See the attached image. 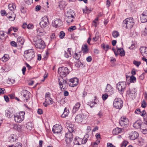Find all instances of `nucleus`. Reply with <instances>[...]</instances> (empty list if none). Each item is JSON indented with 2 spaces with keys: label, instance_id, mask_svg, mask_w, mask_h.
<instances>
[{
  "label": "nucleus",
  "instance_id": "nucleus-25",
  "mask_svg": "<svg viewBox=\"0 0 147 147\" xmlns=\"http://www.w3.org/2000/svg\"><path fill=\"white\" fill-rule=\"evenodd\" d=\"M123 130V129L119 127H117L113 130V134L114 135H117L121 133L122 131Z\"/></svg>",
  "mask_w": 147,
  "mask_h": 147
},
{
  "label": "nucleus",
  "instance_id": "nucleus-32",
  "mask_svg": "<svg viewBox=\"0 0 147 147\" xmlns=\"http://www.w3.org/2000/svg\"><path fill=\"white\" fill-rule=\"evenodd\" d=\"M8 7L9 9L11 11H13L15 9L16 6L15 4L13 3L9 4L8 5Z\"/></svg>",
  "mask_w": 147,
  "mask_h": 147
},
{
  "label": "nucleus",
  "instance_id": "nucleus-47",
  "mask_svg": "<svg viewBox=\"0 0 147 147\" xmlns=\"http://www.w3.org/2000/svg\"><path fill=\"white\" fill-rule=\"evenodd\" d=\"M13 128L15 129L18 131H20V129L19 127L17 125L14 124L13 125Z\"/></svg>",
  "mask_w": 147,
  "mask_h": 147
},
{
  "label": "nucleus",
  "instance_id": "nucleus-4",
  "mask_svg": "<svg viewBox=\"0 0 147 147\" xmlns=\"http://www.w3.org/2000/svg\"><path fill=\"white\" fill-rule=\"evenodd\" d=\"M35 53L32 49L28 50L24 52V56L27 60H31L34 57Z\"/></svg>",
  "mask_w": 147,
  "mask_h": 147
},
{
  "label": "nucleus",
  "instance_id": "nucleus-60",
  "mask_svg": "<svg viewBox=\"0 0 147 147\" xmlns=\"http://www.w3.org/2000/svg\"><path fill=\"white\" fill-rule=\"evenodd\" d=\"M67 18V19L66 20V21L68 24L70 23V22H72L73 21V20L72 19H71L72 18H71L70 19Z\"/></svg>",
  "mask_w": 147,
  "mask_h": 147
},
{
  "label": "nucleus",
  "instance_id": "nucleus-11",
  "mask_svg": "<svg viewBox=\"0 0 147 147\" xmlns=\"http://www.w3.org/2000/svg\"><path fill=\"white\" fill-rule=\"evenodd\" d=\"M79 82V79L76 78H75L69 80L68 84L69 86L74 87L78 84Z\"/></svg>",
  "mask_w": 147,
  "mask_h": 147
},
{
  "label": "nucleus",
  "instance_id": "nucleus-59",
  "mask_svg": "<svg viewBox=\"0 0 147 147\" xmlns=\"http://www.w3.org/2000/svg\"><path fill=\"white\" fill-rule=\"evenodd\" d=\"M5 90V89L4 88H0V95L3 94L4 93V91Z\"/></svg>",
  "mask_w": 147,
  "mask_h": 147
},
{
  "label": "nucleus",
  "instance_id": "nucleus-30",
  "mask_svg": "<svg viewBox=\"0 0 147 147\" xmlns=\"http://www.w3.org/2000/svg\"><path fill=\"white\" fill-rule=\"evenodd\" d=\"M9 138L11 142H14L18 139L17 136L14 134L11 135Z\"/></svg>",
  "mask_w": 147,
  "mask_h": 147
},
{
  "label": "nucleus",
  "instance_id": "nucleus-12",
  "mask_svg": "<svg viewBox=\"0 0 147 147\" xmlns=\"http://www.w3.org/2000/svg\"><path fill=\"white\" fill-rule=\"evenodd\" d=\"M62 130V126L60 125L56 124L53 126L52 131L54 134L60 133Z\"/></svg>",
  "mask_w": 147,
  "mask_h": 147
},
{
  "label": "nucleus",
  "instance_id": "nucleus-24",
  "mask_svg": "<svg viewBox=\"0 0 147 147\" xmlns=\"http://www.w3.org/2000/svg\"><path fill=\"white\" fill-rule=\"evenodd\" d=\"M106 91L107 92L110 93L111 94L113 93V88L110 84H107L106 89Z\"/></svg>",
  "mask_w": 147,
  "mask_h": 147
},
{
  "label": "nucleus",
  "instance_id": "nucleus-56",
  "mask_svg": "<svg viewBox=\"0 0 147 147\" xmlns=\"http://www.w3.org/2000/svg\"><path fill=\"white\" fill-rule=\"evenodd\" d=\"M69 71L67 67H65V75H67L69 74Z\"/></svg>",
  "mask_w": 147,
  "mask_h": 147
},
{
  "label": "nucleus",
  "instance_id": "nucleus-15",
  "mask_svg": "<svg viewBox=\"0 0 147 147\" xmlns=\"http://www.w3.org/2000/svg\"><path fill=\"white\" fill-rule=\"evenodd\" d=\"M66 127L68 131L73 132L74 131V126L70 121H67L66 124Z\"/></svg>",
  "mask_w": 147,
  "mask_h": 147
},
{
  "label": "nucleus",
  "instance_id": "nucleus-53",
  "mask_svg": "<svg viewBox=\"0 0 147 147\" xmlns=\"http://www.w3.org/2000/svg\"><path fill=\"white\" fill-rule=\"evenodd\" d=\"M108 97V95L107 94H103L102 95V98L104 100H105L107 99Z\"/></svg>",
  "mask_w": 147,
  "mask_h": 147
},
{
  "label": "nucleus",
  "instance_id": "nucleus-17",
  "mask_svg": "<svg viewBox=\"0 0 147 147\" xmlns=\"http://www.w3.org/2000/svg\"><path fill=\"white\" fill-rule=\"evenodd\" d=\"M139 134L136 131H132L129 134V138L130 139L134 140L137 139L138 137Z\"/></svg>",
  "mask_w": 147,
  "mask_h": 147
},
{
  "label": "nucleus",
  "instance_id": "nucleus-5",
  "mask_svg": "<svg viewBox=\"0 0 147 147\" xmlns=\"http://www.w3.org/2000/svg\"><path fill=\"white\" fill-rule=\"evenodd\" d=\"M126 86L127 85L125 82H121L117 84L116 88L120 93L122 94L123 93Z\"/></svg>",
  "mask_w": 147,
  "mask_h": 147
},
{
  "label": "nucleus",
  "instance_id": "nucleus-58",
  "mask_svg": "<svg viewBox=\"0 0 147 147\" xmlns=\"http://www.w3.org/2000/svg\"><path fill=\"white\" fill-rule=\"evenodd\" d=\"M4 97L5 100L7 102H8L9 101V98L7 96L5 95L4 96Z\"/></svg>",
  "mask_w": 147,
  "mask_h": 147
},
{
  "label": "nucleus",
  "instance_id": "nucleus-45",
  "mask_svg": "<svg viewBox=\"0 0 147 147\" xmlns=\"http://www.w3.org/2000/svg\"><path fill=\"white\" fill-rule=\"evenodd\" d=\"M136 77L133 75H132L131 76L130 79V82L131 83L134 82V81H136Z\"/></svg>",
  "mask_w": 147,
  "mask_h": 147
},
{
  "label": "nucleus",
  "instance_id": "nucleus-6",
  "mask_svg": "<svg viewBox=\"0 0 147 147\" xmlns=\"http://www.w3.org/2000/svg\"><path fill=\"white\" fill-rule=\"evenodd\" d=\"M123 101L119 98H116L114 100L113 105L116 109H120L123 106Z\"/></svg>",
  "mask_w": 147,
  "mask_h": 147
},
{
  "label": "nucleus",
  "instance_id": "nucleus-57",
  "mask_svg": "<svg viewBox=\"0 0 147 147\" xmlns=\"http://www.w3.org/2000/svg\"><path fill=\"white\" fill-rule=\"evenodd\" d=\"M41 8V6L40 5H37L35 8L36 11H39Z\"/></svg>",
  "mask_w": 147,
  "mask_h": 147
},
{
  "label": "nucleus",
  "instance_id": "nucleus-54",
  "mask_svg": "<svg viewBox=\"0 0 147 147\" xmlns=\"http://www.w3.org/2000/svg\"><path fill=\"white\" fill-rule=\"evenodd\" d=\"M147 28H145V30L144 31H143L142 32V35L144 36H146L147 34Z\"/></svg>",
  "mask_w": 147,
  "mask_h": 147
},
{
  "label": "nucleus",
  "instance_id": "nucleus-10",
  "mask_svg": "<svg viewBox=\"0 0 147 147\" xmlns=\"http://www.w3.org/2000/svg\"><path fill=\"white\" fill-rule=\"evenodd\" d=\"M48 18L47 17H44L40 23V25L42 28H45L49 24Z\"/></svg>",
  "mask_w": 147,
  "mask_h": 147
},
{
  "label": "nucleus",
  "instance_id": "nucleus-19",
  "mask_svg": "<svg viewBox=\"0 0 147 147\" xmlns=\"http://www.w3.org/2000/svg\"><path fill=\"white\" fill-rule=\"evenodd\" d=\"M141 53L144 57H147V47H142L140 49Z\"/></svg>",
  "mask_w": 147,
  "mask_h": 147
},
{
  "label": "nucleus",
  "instance_id": "nucleus-27",
  "mask_svg": "<svg viewBox=\"0 0 147 147\" xmlns=\"http://www.w3.org/2000/svg\"><path fill=\"white\" fill-rule=\"evenodd\" d=\"M13 115V111L9 110H7L5 111V115L9 118L12 117Z\"/></svg>",
  "mask_w": 147,
  "mask_h": 147
},
{
  "label": "nucleus",
  "instance_id": "nucleus-39",
  "mask_svg": "<svg viewBox=\"0 0 147 147\" xmlns=\"http://www.w3.org/2000/svg\"><path fill=\"white\" fill-rule=\"evenodd\" d=\"M32 127V124L30 122H28L26 125V127L27 129H30Z\"/></svg>",
  "mask_w": 147,
  "mask_h": 147
},
{
  "label": "nucleus",
  "instance_id": "nucleus-34",
  "mask_svg": "<svg viewBox=\"0 0 147 147\" xmlns=\"http://www.w3.org/2000/svg\"><path fill=\"white\" fill-rule=\"evenodd\" d=\"M102 48L106 51H107L108 49L111 48H109V46L108 45H105V44L103 43L101 45Z\"/></svg>",
  "mask_w": 147,
  "mask_h": 147
},
{
  "label": "nucleus",
  "instance_id": "nucleus-37",
  "mask_svg": "<svg viewBox=\"0 0 147 147\" xmlns=\"http://www.w3.org/2000/svg\"><path fill=\"white\" fill-rule=\"evenodd\" d=\"M89 137V136L88 134H86L85 135L84 137L82 140H83L82 141V144H85L87 142L88 140L87 138Z\"/></svg>",
  "mask_w": 147,
  "mask_h": 147
},
{
  "label": "nucleus",
  "instance_id": "nucleus-33",
  "mask_svg": "<svg viewBox=\"0 0 147 147\" xmlns=\"http://www.w3.org/2000/svg\"><path fill=\"white\" fill-rule=\"evenodd\" d=\"M141 20L142 22H147V16L142 15L140 16Z\"/></svg>",
  "mask_w": 147,
  "mask_h": 147
},
{
  "label": "nucleus",
  "instance_id": "nucleus-2",
  "mask_svg": "<svg viewBox=\"0 0 147 147\" xmlns=\"http://www.w3.org/2000/svg\"><path fill=\"white\" fill-rule=\"evenodd\" d=\"M134 22L133 21L132 18H128L126 19L123 21V26L128 29H131L133 26Z\"/></svg>",
  "mask_w": 147,
  "mask_h": 147
},
{
  "label": "nucleus",
  "instance_id": "nucleus-46",
  "mask_svg": "<svg viewBox=\"0 0 147 147\" xmlns=\"http://www.w3.org/2000/svg\"><path fill=\"white\" fill-rule=\"evenodd\" d=\"M83 11L84 13H90V11L88 9V8L86 7L85 9H83Z\"/></svg>",
  "mask_w": 147,
  "mask_h": 147
},
{
  "label": "nucleus",
  "instance_id": "nucleus-14",
  "mask_svg": "<svg viewBox=\"0 0 147 147\" xmlns=\"http://www.w3.org/2000/svg\"><path fill=\"white\" fill-rule=\"evenodd\" d=\"M62 22L60 19H56L52 22V25L54 27L57 28L61 26Z\"/></svg>",
  "mask_w": 147,
  "mask_h": 147
},
{
  "label": "nucleus",
  "instance_id": "nucleus-38",
  "mask_svg": "<svg viewBox=\"0 0 147 147\" xmlns=\"http://www.w3.org/2000/svg\"><path fill=\"white\" fill-rule=\"evenodd\" d=\"M59 7L60 8L61 10H63L64 8V3L63 1H61L59 3Z\"/></svg>",
  "mask_w": 147,
  "mask_h": 147
},
{
  "label": "nucleus",
  "instance_id": "nucleus-23",
  "mask_svg": "<svg viewBox=\"0 0 147 147\" xmlns=\"http://www.w3.org/2000/svg\"><path fill=\"white\" fill-rule=\"evenodd\" d=\"M142 123L140 121H137L134 123L133 126L136 128L140 129Z\"/></svg>",
  "mask_w": 147,
  "mask_h": 147
},
{
  "label": "nucleus",
  "instance_id": "nucleus-51",
  "mask_svg": "<svg viewBox=\"0 0 147 147\" xmlns=\"http://www.w3.org/2000/svg\"><path fill=\"white\" fill-rule=\"evenodd\" d=\"M12 16H9L8 18L10 19V20L11 21H13L14 20L15 18V16L16 15L14 14H13V16L12 15Z\"/></svg>",
  "mask_w": 147,
  "mask_h": 147
},
{
  "label": "nucleus",
  "instance_id": "nucleus-36",
  "mask_svg": "<svg viewBox=\"0 0 147 147\" xmlns=\"http://www.w3.org/2000/svg\"><path fill=\"white\" fill-rule=\"evenodd\" d=\"M113 37L114 38L117 37L119 35V32L117 31H114L112 33Z\"/></svg>",
  "mask_w": 147,
  "mask_h": 147
},
{
  "label": "nucleus",
  "instance_id": "nucleus-63",
  "mask_svg": "<svg viewBox=\"0 0 147 147\" xmlns=\"http://www.w3.org/2000/svg\"><path fill=\"white\" fill-rule=\"evenodd\" d=\"M26 70V67L25 66L23 67L22 69V73L23 75H24L25 74V72Z\"/></svg>",
  "mask_w": 147,
  "mask_h": 147
},
{
  "label": "nucleus",
  "instance_id": "nucleus-40",
  "mask_svg": "<svg viewBox=\"0 0 147 147\" xmlns=\"http://www.w3.org/2000/svg\"><path fill=\"white\" fill-rule=\"evenodd\" d=\"M69 112V108L66 107L65 108V117L68 116Z\"/></svg>",
  "mask_w": 147,
  "mask_h": 147
},
{
  "label": "nucleus",
  "instance_id": "nucleus-41",
  "mask_svg": "<svg viewBox=\"0 0 147 147\" xmlns=\"http://www.w3.org/2000/svg\"><path fill=\"white\" fill-rule=\"evenodd\" d=\"M81 56V55L79 54H78L76 53H75L74 55V58L77 60H78Z\"/></svg>",
  "mask_w": 147,
  "mask_h": 147
},
{
  "label": "nucleus",
  "instance_id": "nucleus-20",
  "mask_svg": "<svg viewBox=\"0 0 147 147\" xmlns=\"http://www.w3.org/2000/svg\"><path fill=\"white\" fill-rule=\"evenodd\" d=\"M83 115H77L75 118L76 122L78 123H82L84 120L83 118Z\"/></svg>",
  "mask_w": 147,
  "mask_h": 147
},
{
  "label": "nucleus",
  "instance_id": "nucleus-3",
  "mask_svg": "<svg viewBox=\"0 0 147 147\" xmlns=\"http://www.w3.org/2000/svg\"><path fill=\"white\" fill-rule=\"evenodd\" d=\"M25 112L23 111L20 112L14 115V121L17 123H21L24 119Z\"/></svg>",
  "mask_w": 147,
  "mask_h": 147
},
{
  "label": "nucleus",
  "instance_id": "nucleus-48",
  "mask_svg": "<svg viewBox=\"0 0 147 147\" xmlns=\"http://www.w3.org/2000/svg\"><path fill=\"white\" fill-rule=\"evenodd\" d=\"M10 44L12 46L15 47H17V45H18L17 42L16 43L13 41H12L10 42Z\"/></svg>",
  "mask_w": 147,
  "mask_h": 147
},
{
  "label": "nucleus",
  "instance_id": "nucleus-62",
  "mask_svg": "<svg viewBox=\"0 0 147 147\" xmlns=\"http://www.w3.org/2000/svg\"><path fill=\"white\" fill-rule=\"evenodd\" d=\"M37 113L38 114L41 115L42 114L43 111L42 109H39L38 110Z\"/></svg>",
  "mask_w": 147,
  "mask_h": 147
},
{
  "label": "nucleus",
  "instance_id": "nucleus-49",
  "mask_svg": "<svg viewBox=\"0 0 147 147\" xmlns=\"http://www.w3.org/2000/svg\"><path fill=\"white\" fill-rule=\"evenodd\" d=\"M128 143V142L127 141L125 140L123 141L121 145V147H125Z\"/></svg>",
  "mask_w": 147,
  "mask_h": 147
},
{
  "label": "nucleus",
  "instance_id": "nucleus-13",
  "mask_svg": "<svg viewBox=\"0 0 147 147\" xmlns=\"http://www.w3.org/2000/svg\"><path fill=\"white\" fill-rule=\"evenodd\" d=\"M128 120L127 118L125 117H121L119 121V124L123 127H125L128 124Z\"/></svg>",
  "mask_w": 147,
  "mask_h": 147
},
{
  "label": "nucleus",
  "instance_id": "nucleus-55",
  "mask_svg": "<svg viewBox=\"0 0 147 147\" xmlns=\"http://www.w3.org/2000/svg\"><path fill=\"white\" fill-rule=\"evenodd\" d=\"M4 33L3 31H0V38L1 39L4 37Z\"/></svg>",
  "mask_w": 147,
  "mask_h": 147
},
{
  "label": "nucleus",
  "instance_id": "nucleus-50",
  "mask_svg": "<svg viewBox=\"0 0 147 147\" xmlns=\"http://www.w3.org/2000/svg\"><path fill=\"white\" fill-rule=\"evenodd\" d=\"M147 103L144 100H143L141 105V107L142 108H145L146 106Z\"/></svg>",
  "mask_w": 147,
  "mask_h": 147
},
{
  "label": "nucleus",
  "instance_id": "nucleus-18",
  "mask_svg": "<svg viewBox=\"0 0 147 147\" xmlns=\"http://www.w3.org/2000/svg\"><path fill=\"white\" fill-rule=\"evenodd\" d=\"M74 11L73 10L69 9L67 11L66 15V16L67 18L70 19L71 18H74V16L75 15Z\"/></svg>",
  "mask_w": 147,
  "mask_h": 147
},
{
  "label": "nucleus",
  "instance_id": "nucleus-52",
  "mask_svg": "<svg viewBox=\"0 0 147 147\" xmlns=\"http://www.w3.org/2000/svg\"><path fill=\"white\" fill-rule=\"evenodd\" d=\"M13 147H22V144L20 143H17L15 145H13Z\"/></svg>",
  "mask_w": 147,
  "mask_h": 147
},
{
  "label": "nucleus",
  "instance_id": "nucleus-1",
  "mask_svg": "<svg viewBox=\"0 0 147 147\" xmlns=\"http://www.w3.org/2000/svg\"><path fill=\"white\" fill-rule=\"evenodd\" d=\"M58 73L60 77L59 78V84L61 90L63 92V94L64 95V88H63V85L64 82V79L63 78L64 77V68L63 67H61L59 68L58 69Z\"/></svg>",
  "mask_w": 147,
  "mask_h": 147
},
{
  "label": "nucleus",
  "instance_id": "nucleus-64",
  "mask_svg": "<svg viewBox=\"0 0 147 147\" xmlns=\"http://www.w3.org/2000/svg\"><path fill=\"white\" fill-rule=\"evenodd\" d=\"M107 147H115V146H113V145L110 143H107Z\"/></svg>",
  "mask_w": 147,
  "mask_h": 147
},
{
  "label": "nucleus",
  "instance_id": "nucleus-44",
  "mask_svg": "<svg viewBox=\"0 0 147 147\" xmlns=\"http://www.w3.org/2000/svg\"><path fill=\"white\" fill-rule=\"evenodd\" d=\"M133 64L137 67H138L141 64V63L140 61H137L134 60L133 62Z\"/></svg>",
  "mask_w": 147,
  "mask_h": 147
},
{
  "label": "nucleus",
  "instance_id": "nucleus-9",
  "mask_svg": "<svg viewBox=\"0 0 147 147\" xmlns=\"http://www.w3.org/2000/svg\"><path fill=\"white\" fill-rule=\"evenodd\" d=\"M21 94L22 96L23 100L24 101L25 100L28 101L29 99L30 96L31 95L30 93L26 90H22L21 93Z\"/></svg>",
  "mask_w": 147,
  "mask_h": 147
},
{
  "label": "nucleus",
  "instance_id": "nucleus-8",
  "mask_svg": "<svg viewBox=\"0 0 147 147\" xmlns=\"http://www.w3.org/2000/svg\"><path fill=\"white\" fill-rule=\"evenodd\" d=\"M72 132L68 131L65 134V140L67 145V147H69L70 146V143L71 141L73 138V135Z\"/></svg>",
  "mask_w": 147,
  "mask_h": 147
},
{
  "label": "nucleus",
  "instance_id": "nucleus-42",
  "mask_svg": "<svg viewBox=\"0 0 147 147\" xmlns=\"http://www.w3.org/2000/svg\"><path fill=\"white\" fill-rule=\"evenodd\" d=\"M76 29V27L75 26H73L70 27L68 29V31L70 32H72L74 30Z\"/></svg>",
  "mask_w": 147,
  "mask_h": 147
},
{
  "label": "nucleus",
  "instance_id": "nucleus-29",
  "mask_svg": "<svg viewBox=\"0 0 147 147\" xmlns=\"http://www.w3.org/2000/svg\"><path fill=\"white\" fill-rule=\"evenodd\" d=\"M71 48H68L66 52H65V57L66 58H68L71 56Z\"/></svg>",
  "mask_w": 147,
  "mask_h": 147
},
{
  "label": "nucleus",
  "instance_id": "nucleus-26",
  "mask_svg": "<svg viewBox=\"0 0 147 147\" xmlns=\"http://www.w3.org/2000/svg\"><path fill=\"white\" fill-rule=\"evenodd\" d=\"M80 106V104L79 102H78L75 105L73 108L72 110L74 113H75L79 109Z\"/></svg>",
  "mask_w": 147,
  "mask_h": 147
},
{
  "label": "nucleus",
  "instance_id": "nucleus-35",
  "mask_svg": "<svg viewBox=\"0 0 147 147\" xmlns=\"http://www.w3.org/2000/svg\"><path fill=\"white\" fill-rule=\"evenodd\" d=\"M143 126H145V127H147V125L146 124L142 123V126L140 128L141 129H142V131L144 132V134H146L147 133V130L146 128H143Z\"/></svg>",
  "mask_w": 147,
  "mask_h": 147
},
{
  "label": "nucleus",
  "instance_id": "nucleus-7",
  "mask_svg": "<svg viewBox=\"0 0 147 147\" xmlns=\"http://www.w3.org/2000/svg\"><path fill=\"white\" fill-rule=\"evenodd\" d=\"M34 44L36 47L39 49H43L45 47L44 41L41 39H36Z\"/></svg>",
  "mask_w": 147,
  "mask_h": 147
},
{
  "label": "nucleus",
  "instance_id": "nucleus-28",
  "mask_svg": "<svg viewBox=\"0 0 147 147\" xmlns=\"http://www.w3.org/2000/svg\"><path fill=\"white\" fill-rule=\"evenodd\" d=\"M117 53L119 54L121 56H124L125 52L124 50L122 48H118L117 51Z\"/></svg>",
  "mask_w": 147,
  "mask_h": 147
},
{
  "label": "nucleus",
  "instance_id": "nucleus-61",
  "mask_svg": "<svg viewBox=\"0 0 147 147\" xmlns=\"http://www.w3.org/2000/svg\"><path fill=\"white\" fill-rule=\"evenodd\" d=\"M145 74V73H142L139 77H140V78L142 80H143L144 78V74Z\"/></svg>",
  "mask_w": 147,
  "mask_h": 147
},
{
  "label": "nucleus",
  "instance_id": "nucleus-43",
  "mask_svg": "<svg viewBox=\"0 0 147 147\" xmlns=\"http://www.w3.org/2000/svg\"><path fill=\"white\" fill-rule=\"evenodd\" d=\"M59 37L61 39L64 38V32L63 31H61L59 35Z\"/></svg>",
  "mask_w": 147,
  "mask_h": 147
},
{
  "label": "nucleus",
  "instance_id": "nucleus-16",
  "mask_svg": "<svg viewBox=\"0 0 147 147\" xmlns=\"http://www.w3.org/2000/svg\"><path fill=\"white\" fill-rule=\"evenodd\" d=\"M50 94L49 92L47 93L45 95V99L46 102L47 104H52V99L50 97Z\"/></svg>",
  "mask_w": 147,
  "mask_h": 147
},
{
  "label": "nucleus",
  "instance_id": "nucleus-22",
  "mask_svg": "<svg viewBox=\"0 0 147 147\" xmlns=\"http://www.w3.org/2000/svg\"><path fill=\"white\" fill-rule=\"evenodd\" d=\"M24 42V39L22 37L19 36L17 38V42L18 46H22L23 45Z\"/></svg>",
  "mask_w": 147,
  "mask_h": 147
},
{
  "label": "nucleus",
  "instance_id": "nucleus-31",
  "mask_svg": "<svg viewBox=\"0 0 147 147\" xmlns=\"http://www.w3.org/2000/svg\"><path fill=\"white\" fill-rule=\"evenodd\" d=\"M82 50L84 53H87L88 51V45L86 44H85L82 45Z\"/></svg>",
  "mask_w": 147,
  "mask_h": 147
},
{
  "label": "nucleus",
  "instance_id": "nucleus-21",
  "mask_svg": "<svg viewBox=\"0 0 147 147\" xmlns=\"http://www.w3.org/2000/svg\"><path fill=\"white\" fill-rule=\"evenodd\" d=\"M83 140L82 138L77 137L74 138V142L75 144L80 145L82 144Z\"/></svg>",
  "mask_w": 147,
  "mask_h": 147
}]
</instances>
